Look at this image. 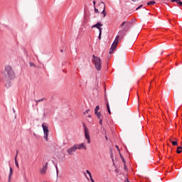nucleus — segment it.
<instances>
[{
  "mask_svg": "<svg viewBox=\"0 0 182 182\" xmlns=\"http://www.w3.org/2000/svg\"><path fill=\"white\" fill-rule=\"evenodd\" d=\"M86 173L87 174H88L90 179L93 178V176H92V173L90 172V171L86 170Z\"/></svg>",
  "mask_w": 182,
  "mask_h": 182,
  "instance_id": "2eb2a0df",
  "label": "nucleus"
},
{
  "mask_svg": "<svg viewBox=\"0 0 182 182\" xmlns=\"http://www.w3.org/2000/svg\"><path fill=\"white\" fill-rule=\"evenodd\" d=\"M83 127L85 129V137L86 140H87V144H90V135H89V129H87V127H86V125L85 124H83Z\"/></svg>",
  "mask_w": 182,
  "mask_h": 182,
  "instance_id": "20e7f679",
  "label": "nucleus"
},
{
  "mask_svg": "<svg viewBox=\"0 0 182 182\" xmlns=\"http://www.w3.org/2000/svg\"><path fill=\"white\" fill-rule=\"evenodd\" d=\"M171 143H172L173 146H177V144H178L177 141H171Z\"/></svg>",
  "mask_w": 182,
  "mask_h": 182,
  "instance_id": "aec40b11",
  "label": "nucleus"
},
{
  "mask_svg": "<svg viewBox=\"0 0 182 182\" xmlns=\"http://www.w3.org/2000/svg\"><path fill=\"white\" fill-rule=\"evenodd\" d=\"M182 151V147L181 146H178L177 150H176V153H178V154H180V153H181Z\"/></svg>",
  "mask_w": 182,
  "mask_h": 182,
  "instance_id": "4468645a",
  "label": "nucleus"
},
{
  "mask_svg": "<svg viewBox=\"0 0 182 182\" xmlns=\"http://www.w3.org/2000/svg\"><path fill=\"white\" fill-rule=\"evenodd\" d=\"M48 133H49V129H48V127H47V128H46V140H48Z\"/></svg>",
  "mask_w": 182,
  "mask_h": 182,
  "instance_id": "5701e85b",
  "label": "nucleus"
},
{
  "mask_svg": "<svg viewBox=\"0 0 182 182\" xmlns=\"http://www.w3.org/2000/svg\"><path fill=\"white\" fill-rule=\"evenodd\" d=\"M107 112L109 114H111V112H110V106L109 105V102H107Z\"/></svg>",
  "mask_w": 182,
  "mask_h": 182,
  "instance_id": "dca6fc26",
  "label": "nucleus"
},
{
  "mask_svg": "<svg viewBox=\"0 0 182 182\" xmlns=\"http://www.w3.org/2000/svg\"><path fill=\"white\" fill-rule=\"evenodd\" d=\"M140 8H143V4H141L139 6H138V7L136 8V11H137L138 9H140Z\"/></svg>",
  "mask_w": 182,
  "mask_h": 182,
  "instance_id": "c756f323",
  "label": "nucleus"
},
{
  "mask_svg": "<svg viewBox=\"0 0 182 182\" xmlns=\"http://www.w3.org/2000/svg\"><path fill=\"white\" fill-rule=\"evenodd\" d=\"M127 182H130L129 181V179H127Z\"/></svg>",
  "mask_w": 182,
  "mask_h": 182,
  "instance_id": "37998d69",
  "label": "nucleus"
},
{
  "mask_svg": "<svg viewBox=\"0 0 182 182\" xmlns=\"http://www.w3.org/2000/svg\"><path fill=\"white\" fill-rule=\"evenodd\" d=\"M121 159H122V163H124V164L125 166V168H126V161L124 160V158L122 156H121Z\"/></svg>",
  "mask_w": 182,
  "mask_h": 182,
  "instance_id": "412c9836",
  "label": "nucleus"
},
{
  "mask_svg": "<svg viewBox=\"0 0 182 182\" xmlns=\"http://www.w3.org/2000/svg\"><path fill=\"white\" fill-rule=\"evenodd\" d=\"M74 147H75V150H80L83 149L84 150H86V145L85 144L81 143V144H75Z\"/></svg>",
  "mask_w": 182,
  "mask_h": 182,
  "instance_id": "39448f33",
  "label": "nucleus"
},
{
  "mask_svg": "<svg viewBox=\"0 0 182 182\" xmlns=\"http://www.w3.org/2000/svg\"><path fill=\"white\" fill-rule=\"evenodd\" d=\"M92 4H93V5H94V8L96 7V1L94 0V1H92Z\"/></svg>",
  "mask_w": 182,
  "mask_h": 182,
  "instance_id": "7c9ffc66",
  "label": "nucleus"
},
{
  "mask_svg": "<svg viewBox=\"0 0 182 182\" xmlns=\"http://www.w3.org/2000/svg\"><path fill=\"white\" fill-rule=\"evenodd\" d=\"M103 118H101V119H100V122H99V124H103V119H102Z\"/></svg>",
  "mask_w": 182,
  "mask_h": 182,
  "instance_id": "a878e982",
  "label": "nucleus"
},
{
  "mask_svg": "<svg viewBox=\"0 0 182 182\" xmlns=\"http://www.w3.org/2000/svg\"><path fill=\"white\" fill-rule=\"evenodd\" d=\"M161 55H163V51L161 53Z\"/></svg>",
  "mask_w": 182,
  "mask_h": 182,
  "instance_id": "79ce46f5",
  "label": "nucleus"
},
{
  "mask_svg": "<svg viewBox=\"0 0 182 182\" xmlns=\"http://www.w3.org/2000/svg\"><path fill=\"white\" fill-rule=\"evenodd\" d=\"M90 180L91 182H95V180L93 179V178H90Z\"/></svg>",
  "mask_w": 182,
  "mask_h": 182,
  "instance_id": "72a5a7b5",
  "label": "nucleus"
},
{
  "mask_svg": "<svg viewBox=\"0 0 182 182\" xmlns=\"http://www.w3.org/2000/svg\"><path fill=\"white\" fill-rule=\"evenodd\" d=\"M144 9L145 11H147V9H146V8H144Z\"/></svg>",
  "mask_w": 182,
  "mask_h": 182,
  "instance_id": "58836bf2",
  "label": "nucleus"
},
{
  "mask_svg": "<svg viewBox=\"0 0 182 182\" xmlns=\"http://www.w3.org/2000/svg\"><path fill=\"white\" fill-rule=\"evenodd\" d=\"M127 103H129V97H127L126 99L121 100V105L124 106H127Z\"/></svg>",
  "mask_w": 182,
  "mask_h": 182,
  "instance_id": "1a4fd4ad",
  "label": "nucleus"
},
{
  "mask_svg": "<svg viewBox=\"0 0 182 182\" xmlns=\"http://www.w3.org/2000/svg\"><path fill=\"white\" fill-rule=\"evenodd\" d=\"M75 151H76V148L74 145L72 147L67 149V153H68L70 156H72L73 153H75Z\"/></svg>",
  "mask_w": 182,
  "mask_h": 182,
  "instance_id": "423d86ee",
  "label": "nucleus"
},
{
  "mask_svg": "<svg viewBox=\"0 0 182 182\" xmlns=\"http://www.w3.org/2000/svg\"><path fill=\"white\" fill-rule=\"evenodd\" d=\"M132 2H136L137 0H132Z\"/></svg>",
  "mask_w": 182,
  "mask_h": 182,
  "instance_id": "e433bc0d",
  "label": "nucleus"
},
{
  "mask_svg": "<svg viewBox=\"0 0 182 182\" xmlns=\"http://www.w3.org/2000/svg\"><path fill=\"white\" fill-rule=\"evenodd\" d=\"M43 130L44 132V134H46V126H45V124H42Z\"/></svg>",
  "mask_w": 182,
  "mask_h": 182,
  "instance_id": "f3484780",
  "label": "nucleus"
},
{
  "mask_svg": "<svg viewBox=\"0 0 182 182\" xmlns=\"http://www.w3.org/2000/svg\"><path fill=\"white\" fill-rule=\"evenodd\" d=\"M100 5L103 7V10L102 11V14L103 15V18H106V15H107V14H106V5H105V3L103 1H102L100 3Z\"/></svg>",
  "mask_w": 182,
  "mask_h": 182,
  "instance_id": "0eeeda50",
  "label": "nucleus"
},
{
  "mask_svg": "<svg viewBox=\"0 0 182 182\" xmlns=\"http://www.w3.org/2000/svg\"><path fill=\"white\" fill-rule=\"evenodd\" d=\"M98 39H99V40L102 39V34L99 33Z\"/></svg>",
  "mask_w": 182,
  "mask_h": 182,
  "instance_id": "2f4dec72",
  "label": "nucleus"
},
{
  "mask_svg": "<svg viewBox=\"0 0 182 182\" xmlns=\"http://www.w3.org/2000/svg\"><path fill=\"white\" fill-rule=\"evenodd\" d=\"M44 139H46V136H44Z\"/></svg>",
  "mask_w": 182,
  "mask_h": 182,
  "instance_id": "a19ab883",
  "label": "nucleus"
},
{
  "mask_svg": "<svg viewBox=\"0 0 182 182\" xmlns=\"http://www.w3.org/2000/svg\"><path fill=\"white\" fill-rule=\"evenodd\" d=\"M103 26V23L101 22H97L96 24L93 25L92 28H97V29H100Z\"/></svg>",
  "mask_w": 182,
  "mask_h": 182,
  "instance_id": "6e6552de",
  "label": "nucleus"
},
{
  "mask_svg": "<svg viewBox=\"0 0 182 182\" xmlns=\"http://www.w3.org/2000/svg\"><path fill=\"white\" fill-rule=\"evenodd\" d=\"M95 114L98 119H103V116H102V114H100V112H97V113H95Z\"/></svg>",
  "mask_w": 182,
  "mask_h": 182,
  "instance_id": "ddd939ff",
  "label": "nucleus"
},
{
  "mask_svg": "<svg viewBox=\"0 0 182 182\" xmlns=\"http://www.w3.org/2000/svg\"><path fill=\"white\" fill-rule=\"evenodd\" d=\"M90 112V109H87L85 110V112H84V114H87V113H89Z\"/></svg>",
  "mask_w": 182,
  "mask_h": 182,
  "instance_id": "cd10ccee",
  "label": "nucleus"
},
{
  "mask_svg": "<svg viewBox=\"0 0 182 182\" xmlns=\"http://www.w3.org/2000/svg\"><path fill=\"white\" fill-rule=\"evenodd\" d=\"M14 160H15V164H16V167L18 168H19V164H18V160H16V159H14Z\"/></svg>",
  "mask_w": 182,
  "mask_h": 182,
  "instance_id": "6ab92c4d",
  "label": "nucleus"
},
{
  "mask_svg": "<svg viewBox=\"0 0 182 182\" xmlns=\"http://www.w3.org/2000/svg\"><path fill=\"white\" fill-rule=\"evenodd\" d=\"M106 140H107V136H105Z\"/></svg>",
  "mask_w": 182,
  "mask_h": 182,
  "instance_id": "ea45409f",
  "label": "nucleus"
},
{
  "mask_svg": "<svg viewBox=\"0 0 182 182\" xmlns=\"http://www.w3.org/2000/svg\"><path fill=\"white\" fill-rule=\"evenodd\" d=\"M98 30H99V33L100 34V35H102V31H103V28H102V27H100V28H98Z\"/></svg>",
  "mask_w": 182,
  "mask_h": 182,
  "instance_id": "b1692460",
  "label": "nucleus"
},
{
  "mask_svg": "<svg viewBox=\"0 0 182 182\" xmlns=\"http://www.w3.org/2000/svg\"><path fill=\"white\" fill-rule=\"evenodd\" d=\"M99 109H100L99 105L96 106V107L95 108V113H97V111L99 110Z\"/></svg>",
  "mask_w": 182,
  "mask_h": 182,
  "instance_id": "4be33fe9",
  "label": "nucleus"
},
{
  "mask_svg": "<svg viewBox=\"0 0 182 182\" xmlns=\"http://www.w3.org/2000/svg\"><path fill=\"white\" fill-rule=\"evenodd\" d=\"M17 157H18V154H16V156H15L16 160Z\"/></svg>",
  "mask_w": 182,
  "mask_h": 182,
  "instance_id": "f704fd0d",
  "label": "nucleus"
},
{
  "mask_svg": "<svg viewBox=\"0 0 182 182\" xmlns=\"http://www.w3.org/2000/svg\"><path fill=\"white\" fill-rule=\"evenodd\" d=\"M29 65H30V66L32 68V67H34L35 68V66H36V65H35V64L33 63H29Z\"/></svg>",
  "mask_w": 182,
  "mask_h": 182,
  "instance_id": "bb28decb",
  "label": "nucleus"
},
{
  "mask_svg": "<svg viewBox=\"0 0 182 182\" xmlns=\"http://www.w3.org/2000/svg\"><path fill=\"white\" fill-rule=\"evenodd\" d=\"M18 153H19V151H16V154L18 155Z\"/></svg>",
  "mask_w": 182,
  "mask_h": 182,
  "instance_id": "c9c22d12",
  "label": "nucleus"
},
{
  "mask_svg": "<svg viewBox=\"0 0 182 182\" xmlns=\"http://www.w3.org/2000/svg\"><path fill=\"white\" fill-rule=\"evenodd\" d=\"M171 2H176L178 5L182 6V1L181 0H171Z\"/></svg>",
  "mask_w": 182,
  "mask_h": 182,
  "instance_id": "9b49d317",
  "label": "nucleus"
},
{
  "mask_svg": "<svg viewBox=\"0 0 182 182\" xmlns=\"http://www.w3.org/2000/svg\"><path fill=\"white\" fill-rule=\"evenodd\" d=\"M14 173V169H12V167H10V172L9 175V181L11 180V178L12 177V174Z\"/></svg>",
  "mask_w": 182,
  "mask_h": 182,
  "instance_id": "f8f14e48",
  "label": "nucleus"
},
{
  "mask_svg": "<svg viewBox=\"0 0 182 182\" xmlns=\"http://www.w3.org/2000/svg\"><path fill=\"white\" fill-rule=\"evenodd\" d=\"M156 4V2L154 1H149L146 5L149 6V5H154Z\"/></svg>",
  "mask_w": 182,
  "mask_h": 182,
  "instance_id": "a211bd4d",
  "label": "nucleus"
},
{
  "mask_svg": "<svg viewBox=\"0 0 182 182\" xmlns=\"http://www.w3.org/2000/svg\"><path fill=\"white\" fill-rule=\"evenodd\" d=\"M88 117H90V115H88Z\"/></svg>",
  "mask_w": 182,
  "mask_h": 182,
  "instance_id": "a18cd8bd",
  "label": "nucleus"
},
{
  "mask_svg": "<svg viewBox=\"0 0 182 182\" xmlns=\"http://www.w3.org/2000/svg\"><path fill=\"white\" fill-rule=\"evenodd\" d=\"M60 52H63V50H61Z\"/></svg>",
  "mask_w": 182,
  "mask_h": 182,
  "instance_id": "c03bdc74",
  "label": "nucleus"
},
{
  "mask_svg": "<svg viewBox=\"0 0 182 182\" xmlns=\"http://www.w3.org/2000/svg\"><path fill=\"white\" fill-rule=\"evenodd\" d=\"M116 147H117V149L119 150V146H118L117 145H116Z\"/></svg>",
  "mask_w": 182,
  "mask_h": 182,
  "instance_id": "4c0bfd02",
  "label": "nucleus"
},
{
  "mask_svg": "<svg viewBox=\"0 0 182 182\" xmlns=\"http://www.w3.org/2000/svg\"><path fill=\"white\" fill-rule=\"evenodd\" d=\"M41 174H45L46 173V166H43V168L40 169Z\"/></svg>",
  "mask_w": 182,
  "mask_h": 182,
  "instance_id": "9d476101",
  "label": "nucleus"
},
{
  "mask_svg": "<svg viewBox=\"0 0 182 182\" xmlns=\"http://www.w3.org/2000/svg\"><path fill=\"white\" fill-rule=\"evenodd\" d=\"M94 11L95 14H99V9H96V7H94Z\"/></svg>",
  "mask_w": 182,
  "mask_h": 182,
  "instance_id": "393cba45",
  "label": "nucleus"
},
{
  "mask_svg": "<svg viewBox=\"0 0 182 182\" xmlns=\"http://www.w3.org/2000/svg\"><path fill=\"white\" fill-rule=\"evenodd\" d=\"M131 25L132 22L130 21H124L120 24L119 28L122 30L118 32L119 35L116 36L114 42L111 46V48L109 49V55H112V53L114 52V49L117 48V45L119 44V39L122 41V39L124 38V35H126V33L129 32V29H130Z\"/></svg>",
  "mask_w": 182,
  "mask_h": 182,
  "instance_id": "f257e3e1",
  "label": "nucleus"
},
{
  "mask_svg": "<svg viewBox=\"0 0 182 182\" xmlns=\"http://www.w3.org/2000/svg\"><path fill=\"white\" fill-rule=\"evenodd\" d=\"M4 75H5L6 79L12 80V79L15 77V73H14V70H12V67H11L10 65H6Z\"/></svg>",
  "mask_w": 182,
  "mask_h": 182,
  "instance_id": "f03ea898",
  "label": "nucleus"
},
{
  "mask_svg": "<svg viewBox=\"0 0 182 182\" xmlns=\"http://www.w3.org/2000/svg\"><path fill=\"white\" fill-rule=\"evenodd\" d=\"M84 176L86 177L87 180L89 181V177H87V175H86V172H84Z\"/></svg>",
  "mask_w": 182,
  "mask_h": 182,
  "instance_id": "c85d7f7f",
  "label": "nucleus"
},
{
  "mask_svg": "<svg viewBox=\"0 0 182 182\" xmlns=\"http://www.w3.org/2000/svg\"><path fill=\"white\" fill-rule=\"evenodd\" d=\"M6 87H7V89H9V87H12V85H6Z\"/></svg>",
  "mask_w": 182,
  "mask_h": 182,
  "instance_id": "473e14b6",
  "label": "nucleus"
},
{
  "mask_svg": "<svg viewBox=\"0 0 182 182\" xmlns=\"http://www.w3.org/2000/svg\"><path fill=\"white\" fill-rule=\"evenodd\" d=\"M92 62L97 70H100L102 69V60L100 59V58L92 55Z\"/></svg>",
  "mask_w": 182,
  "mask_h": 182,
  "instance_id": "7ed1b4c3",
  "label": "nucleus"
}]
</instances>
